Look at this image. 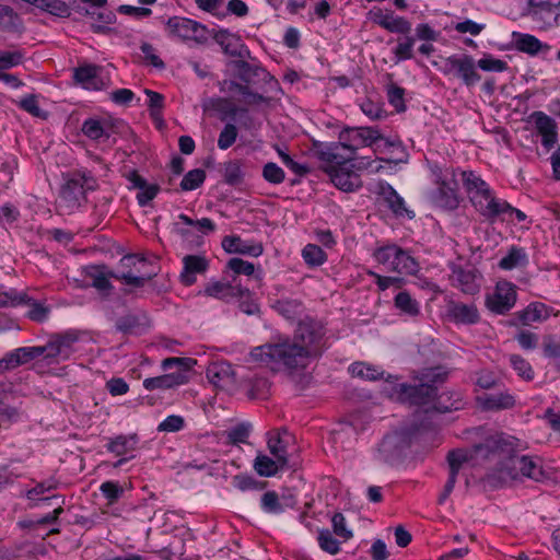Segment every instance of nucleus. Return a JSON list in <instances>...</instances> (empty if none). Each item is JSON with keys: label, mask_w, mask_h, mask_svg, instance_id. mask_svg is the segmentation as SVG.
I'll return each instance as SVG.
<instances>
[{"label": "nucleus", "mask_w": 560, "mask_h": 560, "mask_svg": "<svg viewBox=\"0 0 560 560\" xmlns=\"http://www.w3.org/2000/svg\"><path fill=\"white\" fill-rule=\"evenodd\" d=\"M447 314L455 324L474 325L480 319L478 308L474 304L451 302L447 305Z\"/></svg>", "instance_id": "obj_31"}, {"label": "nucleus", "mask_w": 560, "mask_h": 560, "mask_svg": "<svg viewBox=\"0 0 560 560\" xmlns=\"http://www.w3.org/2000/svg\"><path fill=\"white\" fill-rule=\"evenodd\" d=\"M383 136L376 127H346L338 136V141L325 145L318 151L319 160H346L351 163L359 161L358 150L372 147L382 140Z\"/></svg>", "instance_id": "obj_3"}, {"label": "nucleus", "mask_w": 560, "mask_h": 560, "mask_svg": "<svg viewBox=\"0 0 560 560\" xmlns=\"http://www.w3.org/2000/svg\"><path fill=\"white\" fill-rule=\"evenodd\" d=\"M515 285L511 282H498L495 290L486 299V305L492 313L503 315L508 313L516 303Z\"/></svg>", "instance_id": "obj_18"}, {"label": "nucleus", "mask_w": 560, "mask_h": 560, "mask_svg": "<svg viewBox=\"0 0 560 560\" xmlns=\"http://www.w3.org/2000/svg\"><path fill=\"white\" fill-rule=\"evenodd\" d=\"M477 400L485 410L510 409L515 405V398L509 392L485 394L478 396Z\"/></svg>", "instance_id": "obj_38"}, {"label": "nucleus", "mask_w": 560, "mask_h": 560, "mask_svg": "<svg viewBox=\"0 0 560 560\" xmlns=\"http://www.w3.org/2000/svg\"><path fill=\"white\" fill-rule=\"evenodd\" d=\"M23 30L21 18L9 5L0 3V31L20 33Z\"/></svg>", "instance_id": "obj_43"}, {"label": "nucleus", "mask_w": 560, "mask_h": 560, "mask_svg": "<svg viewBox=\"0 0 560 560\" xmlns=\"http://www.w3.org/2000/svg\"><path fill=\"white\" fill-rule=\"evenodd\" d=\"M510 364L516 373L526 381L534 378V371L532 365L520 354H511L509 357Z\"/></svg>", "instance_id": "obj_59"}, {"label": "nucleus", "mask_w": 560, "mask_h": 560, "mask_svg": "<svg viewBox=\"0 0 560 560\" xmlns=\"http://www.w3.org/2000/svg\"><path fill=\"white\" fill-rule=\"evenodd\" d=\"M102 67L84 65L74 69L73 80L85 90L101 91L106 88L105 80L101 77Z\"/></svg>", "instance_id": "obj_27"}, {"label": "nucleus", "mask_w": 560, "mask_h": 560, "mask_svg": "<svg viewBox=\"0 0 560 560\" xmlns=\"http://www.w3.org/2000/svg\"><path fill=\"white\" fill-rule=\"evenodd\" d=\"M144 93L149 98L148 107L150 115L154 119H158L161 116L162 109L164 107V96L161 93L148 89L144 90Z\"/></svg>", "instance_id": "obj_62"}, {"label": "nucleus", "mask_w": 560, "mask_h": 560, "mask_svg": "<svg viewBox=\"0 0 560 560\" xmlns=\"http://www.w3.org/2000/svg\"><path fill=\"white\" fill-rule=\"evenodd\" d=\"M429 168L434 185L428 192L429 201L445 211L457 209L462 200L458 175L460 176L464 171L453 166H441L438 163L430 164Z\"/></svg>", "instance_id": "obj_6"}, {"label": "nucleus", "mask_w": 560, "mask_h": 560, "mask_svg": "<svg viewBox=\"0 0 560 560\" xmlns=\"http://www.w3.org/2000/svg\"><path fill=\"white\" fill-rule=\"evenodd\" d=\"M139 436L136 433L119 434L114 438H108L105 445L106 450L120 457L113 464V467L118 468L133 458L135 455L132 453L137 450Z\"/></svg>", "instance_id": "obj_20"}, {"label": "nucleus", "mask_w": 560, "mask_h": 560, "mask_svg": "<svg viewBox=\"0 0 560 560\" xmlns=\"http://www.w3.org/2000/svg\"><path fill=\"white\" fill-rule=\"evenodd\" d=\"M247 288L231 282L213 281L206 285L203 294L210 298L230 301L237 295L246 294Z\"/></svg>", "instance_id": "obj_32"}, {"label": "nucleus", "mask_w": 560, "mask_h": 560, "mask_svg": "<svg viewBox=\"0 0 560 560\" xmlns=\"http://www.w3.org/2000/svg\"><path fill=\"white\" fill-rule=\"evenodd\" d=\"M254 468L259 476L271 477L278 472L281 466L277 459L260 454L255 458Z\"/></svg>", "instance_id": "obj_50"}, {"label": "nucleus", "mask_w": 560, "mask_h": 560, "mask_svg": "<svg viewBox=\"0 0 560 560\" xmlns=\"http://www.w3.org/2000/svg\"><path fill=\"white\" fill-rule=\"evenodd\" d=\"M378 195L385 206L397 218L407 217L408 219L415 218V212L409 210L406 206L404 198L395 190V188L386 183H378Z\"/></svg>", "instance_id": "obj_25"}, {"label": "nucleus", "mask_w": 560, "mask_h": 560, "mask_svg": "<svg viewBox=\"0 0 560 560\" xmlns=\"http://www.w3.org/2000/svg\"><path fill=\"white\" fill-rule=\"evenodd\" d=\"M198 7L219 19H223L229 14H235L237 16H244L248 13L246 2H197Z\"/></svg>", "instance_id": "obj_33"}, {"label": "nucleus", "mask_w": 560, "mask_h": 560, "mask_svg": "<svg viewBox=\"0 0 560 560\" xmlns=\"http://www.w3.org/2000/svg\"><path fill=\"white\" fill-rule=\"evenodd\" d=\"M410 445V436L406 431L386 434L378 443L374 457L378 462L393 464L401 458Z\"/></svg>", "instance_id": "obj_13"}, {"label": "nucleus", "mask_w": 560, "mask_h": 560, "mask_svg": "<svg viewBox=\"0 0 560 560\" xmlns=\"http://www.w3.org/2000/svg\"><path fill=\"white\" fill-rule=\"evenodd\" d=\"M261 176L272 185L282 184L285 179L284 171L275 162H268L262 166Z\"/></svg>", "instance_id": "obj_53"}, {"label": "nucleus", "mask_w": 560, "mask_h": 560, "mask_svg": "<svg viewBox=\"0 0 560 560\" xmlns=\"http://www.w3.org/2000/svg\"><path fill=\"white\" fill-rule=\"evenodd\" d=\"M93 184L92 176L85 174L67 180L59 194L60 202L70 209L79 207L85 198V190L93 189Z\"/></svg>", "instance_id": "obj_16"}, {"label": "nucleus", "mask_w": 560, "mask_h": 560, "mask_svg": "<svg viewBox=\"0 0 560 560\" xmlns=\"http://www.w3.org/2000/svg\"><path fill=\"white\" fill-rule=\"evenodd\" d=\"M213 39L222 48L224 54L229 56L238 57L241 60L250 57V52L242 38L228 30L221 28L217 31L213 35Z\"/></svg>", "instance_id": "obj_26"}, {"label": "nucleus", "mask_w": 560, "mask_h": 560, "mask_svg": "<svg viewBox=\"0 0 560 560\" xmlns=\"http://www.w3.org/2000/svg\"><path fill=\"white\" fill-rule=\"evenodd\" d=\"M325 335L324 325L319 320L307 317L299 323L292 339L306 350L313 360L319 358L326 349Z\"/></svg>", "instance_id": "obj_10"}, {"label": "nucleus", "mask_w": 560, "mask_h": 560, "mask_svg": "<svg viewBox=\"0 0 560 560\" xmlns=\"http://www.w3.org/2000/svg\"><path fill=\"white\" fill-rule=\"evenodd\" d=\"M36 5L39 10L47 12L57 18H68L71 14V8L68 2H39Z\"/></svg>", "instance_id": "obj_60"}, {"label": "nucleus", "mask_w": 560, "mask_h": 560, "mask_svg": "<svg viewBox=\"0 0 560 560\" xmlns=\"http://www.w3.org/2000/svg\"><path fill=\"white\" fill-rule=\"evenodd\" d=\"M302 257L305 264L310 267L322 266L327 260L326 253L315 244H307L302 249Z\"/></svg>", "instance_id": "obj_49"}, {"label": "nucleus", "mask_w": 560, "mask_h": 560, "mask_svg": "<svg viewBox=\"0 0 560 560\" xmlns=\"http://www.w3.org/2000/svg\"><path fill=\"white\" fill-rule=\"evenodd\" d=\"M317 542L319 548L329 555L334 556L340 552V541L335 538L334 533L328 528L318 530Z\"/></svg>", "instance_id": "obj_47"}, {"label": "nucleus", "mask_w": 560, "mask_h": 560, "mask_svg": "<svg viewBox=\"0 0 560 560\" xmlns=\"http://www.w3.org/2000/svg\"><path fill=\"white\" fill-rule=\"evenodd\" d=\"M206 179V172L201 168L189 171L180 182V189L184 191L195 190L200 187Z\"/></svg>", "instance_id": "obj_52"}, {"label": "nucleus", "mask_w": 560, "mask_h": 560, "mask_svg": "<svg viewBox=\"0 0 560 560\" xmlns=\"http://www.w3.org/2000/svg\"><path fill=\"white\" fill-rule=\"evenodd\" d=\"M415 42H416L415 37L407 36L402 42L398 43V45L394 48L396 63L413 58L412 48H413Z\"/></svg>", "instance_id": "obj_61"}, {"label": "nucleus", "mask_w": 560, "mask_h": 560, "mask_svg": "<svg viewBox=\"0 0 560 560\" xmlns=\"http://www.w3.org/2000/svg\"><path fill=\"white\" fill-rule=\"evenodd\" d=\"M480 275L475 268H464L454 266L452 268V285L459 289L465 294L474 295L480 290Z\"/></svg>", "instance_id": "obj_24"}, {"label": "nucleus", "mask_w": 560, "mask_h": 560, "mask_svg": "<svg viewBox=\"0 0 560 560\" xmlns=\"http://www.w3.org/2000/svg\"><path fill=\"white\" fill-rule=\"evenodd\" d=\"M249 355L255 362L272 363L290 371L304 369L312 360L307 351L303 350L292 338L255 347Z\"/></svg>", "instance_id": "obj_5"}, {"label": "nucleus", "mask_w": 560, "mask_h": 560, "mask_svg": "<svg viewBox=\"0 0 560 560\" xmlns=\"http://www.w3.org/2000/svg\"><path fill=\"white\" fill-rule=\"evenodd\" d=\"M373 257L388 272L416 275L419 270V265L416 259L407 250L396 244L375 249Z\"/></svg>", "instance_id": "obj_11"}, {"label": "nucleus", "mask_w": 560, "mask_h": 560, "mask_svg": "<svg viewBox=\"0 0 560 560\" xmlns=\"http://www.w3.org/2000/svg\"><path fill=\"white\" fill-rule=\"evenodd\" d=\"M446 65L451 70H455L466 85H474L480 81V74L476 71L475 60L469 55L463 57L450 56Z\"/></svg>", "instance_id": "obj_28"}, {"label": "nucleus", "mask_w": 560, "mask_h": 560, "mask_svg": "<svg viewBox=\"0 0 560 560\" xmlns=\"http://www.w3.org/2000/svg\"><path fill=\"white\" fill-rule=\"evenodd\" d=\"M512 38L515 49L529 56H536L542 50L550 49L548 44L540 42L532 34L513 32Z\"/></svg>", "instance_id": "obj_36"}, {"label": "nucleus", "mask_w": 560, "mask_h": 560, "mask_svg": "<svg viewBox=\"0 0 560 560\" xmlns=\"http://www.w3.org/2000/svg\"><path fill=\"white\" fill-rule=\"evenodd\" d=\"M466 401L459 390H445L439 396L435 395L432 409L440 413H446L464 409Z\"/></svg>", "instance_id": "obj_34"}, {"label": "nucleus", "mask_w": 560, "mask_h": 560, "mask_svg": "<svg viewBox=\"0 0 560 560\" xmlns=\"http://www.w3.org/2000/svg\"><path fill=\"white\" fill-rule=\"evenodd\" d=\"M58 487V481L54 478L37 483L34 488L27 491L26 497L28 500L32 501H48V500H59V495H51V497H45L40 498L42 494H44L47 491L55 490Z\"/></svg>", "instance_id": "obj_46"}, {"label": "nucleus", "mask_w": 560, "mask_h": 560, "mask_svg": "<svg viewBox=\"0 0 560 560\" xmlns=\"http://www.w3.org/2000/svg\"><path fill=\"white\" fill-rule=\"evenodd\" d=\"M155 275V272L141 276H137L131 271L110 272L113 278L122 281L128 287L122 290L125 294H133V289L144 288L145 284L149 283Z\"/></svg>", "instance_id": "obj_41"}, {"label": "nucleus", "mask_w": 560, "mask_h": 560, "mask_svg": "<svg viewBox=\"0 0 560 560\" xmlns=\"http://www.w3.org/2000/svg\"><path fill=\"white\" fill-rule=\"evenodd\" d=\"M75 11L84 15L95 32H104L106 26L114 23L116 15L106 7L107 2H72Z\"/></svg>", "instance_id": "obj_15"}, {"label": "nucleus", "mask_w": 560, "mask_h": 560, "mask_svg": "<svg viewBox=\"0 0 560 560\" xmlns=\"http://www.w3.org/2000/svg\"><path fill=\"white\" fill-rule=\"evenodd\" d=\"M465 191L474 209L489 223L501 221L509 202L495 197L489 184L474 171L460 173Z\"/></svg>", "instance_id": "obj_4"}, {"label": "nucleus", "mask_w": 560, "mask_h": 560, "mask_svg": "<svg viewBox=\"0 0 560 560\" xmlns=\"http://www.w3.org/2000/svg\"><path fill=\"white\" fill-rule=\"evenodd\" d=\"M272 308L289 320L296 319L304 312V306L301 300L284 298L273 302Z\"/></svg>", "instance_id": "obj_42"}, {"label": "nucleus", "mask_w": 560, "mask_h": 560, "mask_svg": "<svg viewBox=\"0 0 560 560\" xmlns=\"http://www.w3.org/2000/svg\"><path fill=\"white\" fill-rule=\"evenodd\" d=\"M100 491L107 499L108 504H114L124 494V488L115 481H105L100 486Z\"/></svg>", "instance_id": "obj_63"}, {"label": "nucleus", "mask_w": 560, "mask_h": 560, "mask_svg": "<svg viewBox=\"0 0 560 560\" xmlns=\"http://www.w3.org/2000/svg\"><path fill=\"white\" fill-rule=\"evenodd\" d=\"M487 444V438L483 442L479 444H475L471 450H452L447 454V464L450 467V475L447 478V488L450 489L452 485L456 483L457 475L459 470L462 469L463 465L465 463H471L472 465H482L486 464L487 468L489 466H492L494 464V456L488 455V456H481L478 454L477 450L479 447H482Z\"/></svg>", "instance_id": "obj_12"}, {"label": "nucleus", "mask_w": 560, "mask_h": 560, "mask_svg": "<svg viewBox=\"0 0 560 560\" xmlns=\"http://www.w3.org/2000/svg\"><path fill=\"white\" fill-rule=\"evenodd\" d=\"M178 219L185 225L191 226L205 235L215 231L214 222L208 218H202L200 220H192L188 215L180 213L178 215Z\"/></svg>", "instance_id": "obj_55"}, {"label": "nucleus", "mask_w": 560, "mask_h": 560, "mask_svg": "<svg viewBox=\"0 0 560 560\" xmlns=\"http://www.w3.org/2000/svg\"><path fill=\"white\" fill-rule=\"evenodd\" d=\"M522 15L529 16L541 30L560 26V2H526Z\"/></svg>", "instance_id": "obj_14"}, {"label": "nucleus", "mask_w": 560, "mask_h": 560, "mask_svg": "<svg viewBox=\"0 0 560 560\" xmlns=\"http://www.w3.org/2000/svg\"><path fill=\"white\" fill-rule=\"evenodd\" d=\"M394 305L401 315L417 317L420 314V304L409 292L400 291L394 298Z\"/></svg>", "instance_id": "obj_45"}, {"label": "nucleus", "mask_w": 560, "mask_h": 560, "mask_svg": "<svg viewBox=\"0 0 560 560\" xmlns=\"http://www.w3.org/2000/svg\"><path fill=\"white\" fill-rule=\"evenodd\" d=\"M233 487L241 491H249V490H261L264 488V483L256 480L254 477L248 475H236L232 480Z\"/></svg>", "instance_id": "obj_64"}, {"label": "nucleus", "mask_w": 560, "mask_h": 560, "mask_svg": "<svg viewBox=\"0 0 560 560\" xmlns=\"http://www.w3.org/2000/svg\"><path fill=\"white\" fill-rule=\"evenodd\" d=\"M238 78L248 84H258L260 82L278 85V81L261 66L249 63L245 59L233 62Z\"/></svg>", "instance_id": "obj_22"}, {"label": "nucleus", "mask_w": 560, "mask_h": 560, "mask_svg": "<svg viewBox=\"0 0 560 560\" xmlns=\"http://www.w3.org/2000/svg\"><path fill=\"white\" fill-rule=\"evenodd\" d=\"M528 265V255L525 248L520 246H511L505 256H503L498 266L502 270H513L515 268H523Z\"/></svg>", "instance_id": "obj_40"}, {"label": "nucleus", "mask_w": 560, "mask_h": 560, "mask_svg": "<svg viewBox=\"0 0 560 560\" xmlns=\"http://www.w3.org/2000/svg\"><path fill=\"white\" fill-rule=\"evenodd\" d=\"M369 19L390 33L407 34L411 30V24L406 19L381 8L370 10Z\"/></svg>", "instance_id": "obj_23"}, {"label": "nucleus", "mask_w": 560, "mask_h": 560, "mask_svg": "<svg viewBox=\"0 0 560 560\" xmlns=\"http://www.w3.org/2000/svg\"><path fill=\"white\" fill-rule=\"evenodd\" d=\"M427 377L431 383L415 385L407 383L395 384L393 395H395L399 401L411 406H424L429 404L436 395V387L433 384L443 382L446 378V373H442L440 369L436 368L433 369Z\"/></svg>", "instance_id": "obj_8"}, {"label": "nucleus", "mask_w": 560, "mask_h": 560, "mask_svg": "<svg viewBox=\"0 0 560 560\" xmlns=\"http://www.w3.org/2000/svg\"><path fill=\"white\" fill-rule=\"evenodd\" d=\"M166 26L175 37L198 43L206 39V27L194 20L173 16L167 20Z\"/></svg>", "instance_id": "obj_19"}, {"label": "nucleus", "mask_w": 560, "mask_h": 560, "mask_svg": "<svg viewBox=\"0 0 560 560\" xmlns=\"http://www.w3.org/2000/svg\"><path fill=\"white\" fill-rule=\"evenodd\" d=\"M361 112L371 120H377L386 116L382 104L372 97H363L358 100Z\"/></svg>", "instance_id": "obj_48"}, {"label": "nucleus", "mask_w": 560, "mask_h": 560, "mask_svg": "<svg viewBox=\"0 0 560 560\" xmlns=\"http://www.w3.org/2000/svg\"><path fill=\"white\" fill-rule=\"evenodd\" d=\"M117 124L112 117L91 116L82 122L81 132L92 141H107L116 132Z\"/></svg>", "instance_id": "obj_17"}, {"label": "nucleus", "mask_w": 560, "mask_h": 560, "mask_svg": "<svg viewBox=\"0 0 560 560\" xmlns=\"http://www.w3.org/2000/svg\"><path fill=\"white\" fill-rule=\"evenodd\" d=\"M80 331L67 329L51 334L43 346L20 347L7 352L12 369L24 365L43 357L49 364H58L69 360L75 352V343L80 340Z\"/></svg>", "instance_id": "obj_2"}, {"label": "nucleus", "mask_w": 560, "mask_h": 560, "mask_svg": "<svg viewBox=\"0 0 560 560\" xmlns=\"http://www.w3.org/2000/svg\"><path fill=\"white\" fill-rule=\"evenodd\" d=\"M192 359L189 358H166L162 361L161 366L164 371L175 369L160 376L148 377L143 381V387L147 390L171 389L188 382V370L190 369Z\"/></svg>", "instance_id": "obj_9"}, {"label": "nucleus", "mask_w": 560, "mask_h": 560, "mask_svg": "<svg viewBox=\"0 0 560 560\" xmlns=\"http://www.w3.org/2000/svg\"><path fill=\"white\" fill-rule=\"evenodd\" d=\"M183 271L180 280L185 285H191L196 282V275L202 273L208 268V261L203 256L187 255L183 258Z\"/></svg>", "instance_id": "obj_37"}, {"label": "nucleus", "mask_w": 560, "mask_h": 560, "mask_svg": "<svg viewBox=\"0 0 560 560\" xmlns=\"http://www.w3.org/2000/svg\"><path fill=\"white\" fill-rule=\"evenodd\" d=\"M207 377L214 386L225 387L235 382V372L226 361L214 362L207 369Z\"/></svg>", "instance_id": "obj_35"}, {"label": "nucleus", "mask_w": 560, "mask_h": 560, "mask_svg": "<svg viewBox=\"0 0 560 560\" xmlns=\"http://www.w3.org/2000/svg\"><path fill=\"white\" fill-rule=\"evenodd\" d=\"M222 247L226 253L258 257L264 247L259 242L243 240L237 235H228L222 240Z\"/></svg>", "instance_id": "obj_29"}, {"label": "nucleus", "mask_w": 560, "mask_h": 560, "mask_svg": "<svg viewBox=\"0 0 560 560\" xmlns=\"http://www.w3.org/2000/svg\"><path fill=\"white\" fill-rule=\"evenodd\" d=\"M551 316V308L541 302H532L524 310L514 313L515 319L523 326L542 323Z\"/></svg>", "instance_id": "obj_30"}, {"label": "nucleus", "mask_w": 560, "mask_h": 560, "mask_svg": "<svg viewBox=\"0 0 560 560\" xmlns=\"http://www.w3.org/2000/svg\"><path fill=\"white\" fill-rule=\"evenodd\" d=\"M260 506L264 512L270 514H280L284 511V506L275 491H267L262 494Z\"/></svg>", "instance_id": "obj_56"}, {"label": "nucleus", "mask_w": 560, "mask_h": 560, "mask_svg": "<svg viewBox=\"0 0 560 560\" xmlns=\"http://www.w3.org/2000/svg\"><path fill=\"white\" fill-rule=\"evenodd\" d=\"M529 121L534 124L535 129L541 136V144L550 150L558 141V125L556 120L541 110L533 112L529 115Z\"/></svg>", "instance_id": "obj_21"}, {"label": "nucleus", "mask_w": 560, "mask_h": 560, "mask_svg": "<svg viewBox=\"0 0 560 560\" xmlns=\"http://www.w3.org/2000/svg\"><path fill=\"white\" fill-rule=\"evenodd\" d=\"M237 136V127L232 122L225 124L218 138V148L228 150L235 143Z\"/></svg>", "instance_id": "obj_57"}, {"label": "nucleus", "mask_w": 560, "mask_h": 560, "mask_svg": "<svg viewBox=\"0 0 560 560\" xmlns=\"http://www.w3.org/2000/svg\"><path fill=\"white\" fill-rule=\"evenodd\" d=\"M320 161L326 163L325 171L331 183L345 192H352L359 189L362 186L359 172L371 166V162L366 158H361L359 161L351 160V163L341 159Z\"/></svg>", "instance_id": "obj_7"}, {"label": "nucleus", "mask_w": 560, "mask_h": 560, "mask_svg": "<svg viewBox=\"0 0 560 560\" xmlns=\"http://www.w3.org/2000/svg\"><path fill=\"white\" fill-rule=\"evenodd\" d=\"M290 440L291 435L285 429H282L281 432L279 431L276 436H270L268 439V448L270 453L276 457L281 468L288 464L287 446Z\"/></svg>", "instance_id": "obj_39"}, {"label": "nucleus", "mask_w": 560, "mask_h": 560, "mask_svg": "<svg viewBox=\"0 0 560 560\" xmlns=\"http://www.w3.org/2000/svg\"><path fill=\"white\" fill-rule=\"evenodd\" d=\"M224 182L230 186H238L244 182V172L238 161H229L224 164Z\"/></svg>", "instance_id": "obj_51"}, {"label": "nucleus", "mask_w": 560, "mask_h": 560, "mask_svg": "<svg viewBox=\"0 0 560 560\" xmlns=\"http://www.w3.org/2000/svg\"><path fill=\"white\" fill-rule=\"evenodd\" d=\"M141 325V318L137 314H126L120 316L116 323L115 328L122 334H133Z\"/></svg>", "instance_id": "obj_54"}, {"label": "nucleus", "mask_w": 560, "mask_h": 560, "mask_svg": "<svg viewBox=\"0 0 560 560\" xmlns=\"http://www.w3.org/2000/svg\"><path fill=\"white\" fill-rule=\"evenodd\" d=\"M525 445L516 438L497 433L487 438V444L477 450L481 456H494V464L488 467L485 481L499 488L520 477L534 481H544L550 478V471L542 465L538 456L520 455Z\"/></svg>", "instance_id": "obj_1"}, {"label": "nucleus", "mask_w": 560, "mask_h": 560, "mask_svg": "<svg viewBox=\"0 0 560 560\" xmlns=\"http://www.w3.org/2000/svg\"><path fill=\"white\" fill-rule=\"evenodd\" d=\"M85 275L92 281V287L97 289L101 292H107L112 290L113 285L109 281L110 272H105V266H88L85 268Z\"/></svg>", "instance_id": "obj_44"}, {"label": "nucleus", "mask_w": 560, "mask_h": 560, "mask_svg": "<svg viewBox=\"0 0 560 560\" xmlns=\"http://www.w3.org/2000/svg\"><path fill=\"white\" fill-rule=\"evenodd\" d=\"M18 106L30 115L37 118H46L47 113L43 110L37 101V96L34 94H30L24 96L18 102Z\"/></svg>", "instance_id": "obj_58"}]
</instances>
